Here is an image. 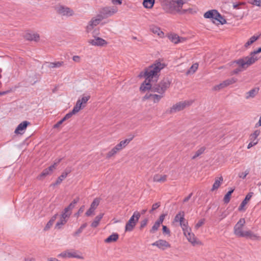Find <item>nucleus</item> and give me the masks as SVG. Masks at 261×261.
<instances>
[{
	"label": "nucleus",
	"instance_id": "nucleus-19",
	"mask_svg": "<svg viewBox=\"0 0 261 261\" xmlns=\"http://www.w3.org/2000/svg\"><path fill=\"white\" fill-rule=\"evenodd\" d=\"M167 176L166 175H161L156 174L154 175L153 181L154 182H164L167 180Z\"/></svg>",
	"mask_w": 261,
	"mask_h": 261
},
{
	"label": "nucleus",
	"instance_id": "nucleus-33",
	"mask_svg": "<svg viewBox=\"0 0 261 261\" xmlns=\"http://www.w3.org/2000/svg\"><path fill=\"white\" fill-rule=\"evenodd\" d=\"M234 190V189H231L225 195L223 198V201L225 203H228L229 202L231 194L233 192Z\"/></svg>",
	"mask_w": 261,
	"mask_h": 261
},
{
	"label": "nucleus",
	"instance_id": "nucleus-14",
	"mask_svg": "<svg viewBox=\"0 0 261 261\" xmlns=\"http://www.w3.org/2000/svg\"><path fill=\"white\" fill-rule=\"evenodd\" d=\"M186 0H172L169 2L170 8L176 11L177 9H181Z\"/></svg>",
	"mask_w": 261,
	"mask_h": 261
},
{
	"label": "nucleus",
	"instance_id": "nucleus-53",
	"mask_svg": "<svg viewBox=\"0 0 261 261\" xmlns=\"http://www.w3.org/2000/svg\"><path fill=\"white\" fill-rule=\"evenodd\" d=\"M225 87L224 86V85H223V83H221L217 85H216L214 87H213V90H220V89H222L224 88H225Z\"/></svg>",
	"mask_w": 261,
	"mask_h": 261
},
{
	"label": "nucleus",
	"instance_id": "nucleus-48",
	"mask_svg": "<svg viewBox=\"0 0 261 261\" xmlns=\"http://www.w3.org/2000/svg\"><path fill=\"white\" fill-rule=\"evenodd\" d=\"M180 225L182 228L184 233L185 232V230H191L190 228L189 229V228L188 227V222L186 221L185 219L184 221H182L181 223H180Z\"/></svg>",
	"mask_w": 261,
	"mask_h": 261
},
{
	"label": "nucleus",
	"instance_id": "nucleus-45",
	"mask_svg": "<svg viewBox=\"0 0 261 261\" xmlns=\"http://www.w3.org/2000/svg\"><path fill=\"white\" fill-rule=\"evenodd\" d=\"M260 131L259 130H256L254 132L251 134L250 136V139L251 140L254 141L256 138L259 135Z\"/></svg>",
	"mask_w": 261,
	"mask_h": 261
},
{
	"label": "nucleus",
	"instance_id": "nucleus-46",
	"mask_svg": "<svg viewBox=\"0 0 261 261\" xmlns=\"http://www.w3.org/2000/svg\"><path fill=\"white\" fill-rule=\"evenodd\" d=\"M163 97V96L162 95L153 94L151 99H152L154 103H157L159 102Z\"/></svg>",
	"mask_w": 261,
	"mask_h": 261
},
{
	"label": "nucleus",
	"instance_id": "nucleus-26",
	"mask_svg": "<svg viewBox=\"0 0 261 261\" xmlns=\"http://www.w3.org/2000/svg\"><path fill=\"white\" fill-rule=\"evenodd\" d=\"M223 179L222 176H220V177L216 178L214 184L213 185L211 191H214V190L218 189L220 187L221 182L223 181Z\"/></svg>",
	"mask_w": 261,
	"mask_h": 261
},
{
	"label": "nucleus",
	"instance_id": "nucleus-32",
	"mask_svg": "<svg viewBox=\"0 0 261 261\" xmlns=\"http://www.w3.org/2000/svg\"><path fill=\"white\" fill-rule=\"evenodd\" d=\"M241 237H245L247 238H250L251 239H255L257 238L256 235L254 234L253 232H252L251 231H246L243 232V236H241Z\"/></svg>",
	"mask_w": 261,
	"mask_h": 261
},
{
	"label": "nucleus",
	"instance_id": "nucleus-41",
	"mask_svg": "<svg viewBox=\"0 0 261 261\" xmlns=\"http://www.w3.org/2000/svg\"><path fill=\"white\" fill-rule=\"evenodd\" d=\"M198 64H194L191 66L190 69L186 72V74L188 75L191 73H194L198 68Z\"/></svg>",
	"mask_w": 261,
	"mask_h": 261
},
{
	"label": "nucleus",
	"instance_id": "nucleus-11",
	"mask_svg": "<svg viewBox=\"0 0 261 261\" xmlns=\"http://www.w3.org/2000/svg\"><path fill=\"white\" fill-rule=\"evenodd\" d=\"M56 9L59 14L63 16H70L73 14V10L68 7L60 6L57 7Z\"/></svg>",
	"mask_w": 261,
	"mask_h": 261
},
{
	"label": "nucleus",
	"instance_id": "nucleus-36",
	"mask_svg": "<svg viewBox=\"0 0 261 261\" xmlns=\"http://www.w3.org/2000/svg\"><path fill=\"white\" fill-rule=\"evenodd\" d=\"M237 81V79L235 77H231L228 79H227L223 82V85L225 87H227L228 86L234 83H236Z\"/></svg>",
	"mask_w": 261,
	"mask_h": 261
},
{
	"label": "nucleus",
	"instance_id": "nucleus-22",
	"mask_svg": "<svg viewBox=\"0 0 261 261\" xmlns=\"http://www.w3.org/2000/svg\"><path fill=\"white\" fill-rule=\"evenodd\" d=\"M103 214L101 213L97 215L94 219V220L93 221V222L91 224V226L93 228L97 227L99 224V222L100 221L101 219L102 218L103 216Z\"/></svg>",
	"mask_w": 261,
	"mask_h": 261
},
{
	"label": "nucleus",
	"instance_id": "nucleus-42",
	"mask_svg": "<svg viewBox=\"0 0 261 261\" xmlns=\"http://www.w3.org/2000/svg\"><path fill=\"white\" fill-rule=\"evenodd\" d=\"M67 220H65L60 218V220L57 222L55 228L57 229H60L62 226L64 225L67 222Z\"/></svg>",
	"mask_w": 261,
	"mask_h": 261
},
{
	"label": "nucleus",
	"instance_id": "nucleus-21",
	"mask_svg": "<svg viewBox=\"0 0 261 261\" xmlns=\"http://www.w3.org/2000/svg\"><path fill=\"white\" fill-rule=\"evenodd\" d=\"M218 11L216 10H211L206 12L204 14V17L205 18H212L215 19V16L217 15Z\"/></svg>",
	"mask_w": 261,
	"mask_h": 261
},
{
	"label": "nucleus",
	"instance_id": "nucleus-52",
	"mask_svg": "<svg viewBox=\"0 0 261 261\" xmlns=\"http://www.w3.org/2000/svg\"><path fill=\"white\" fill-rule=\"evenodd\" d=\"M71 214V213H68L67 212H66V213L65 211L64 210V211L62 212V214L61 215V218L62 219H64L65 220H67V219H68L70 217Z\"/></svg>",
	"mask_w": 261,
	"mask_h": 261
},
{
	"label": "nucleus",
	"instance_id": "nucleus-57",
	"mask_svg": "<svg viewBox=\"0 0 261 261\" xmlns=\"http://www.w3.org/2000/svg\"><path fill=\"white\" fill-rule=\"evenodd\" d=\"M16 88L17 87H15L14 89L11 88L9 90H6L5 91L0 92V96L6 95L7 94H8V93L11 92H13L16 89Z\"/></svg>",
	"mask_w": 261,
	"mask_h": 261
},
{
	"label": "nucleus",
	"instance_id": "nucleus-31",
	"mask_svg": "<svg viewBox=\"0 0 261 261\" xmlns=\"http://www.w3.org/2000/svg\"><path fill=\"white\" fill-rule=\"evenodd\" d=\"M86 105H83L82 102L80 101L79 99L77 100L75 105L74 106L73 111L75 112L76 113H77L81 109H83L85 107Z\"/></svg>",
	"mask_w": 261,
	"mask_h": 261
},
{
	"label": "nucleus",
	"instance_id": "nucleus-7",
	"mask_svg": "<svg viewBox=\"0 0 261 261\" xmlns=\"http://www.w3.org/2000/svg\"><path fill=\"white\" fill-rule=\"evenodd\" d=\"M245 223V220L244 218H241L237 222L234 227V234L241 237V236H243V231L242 228Z\"/></svg>",
	"mask_w": 261,
	"mask_h": 261
},
{
	"label": "nucleus",
	"instance_id": "nucleus-10",
	"mask_svg": "<svg viewBox=\"0 0 261 261\" xmlns=\"http://www.w3.org/2000/svg\"><path fill=\"white\" fill-rule=\"evenodd\" d=\"M61 161V159L59 160L58 162L55 163L53 165L50 166L47 168H46L44 169L42 172L41 173V174L38 176V178L40 179L44 178L48 175L50 174L53 170L56 168V167L59 164L60 161Z\"/></svg>",
	"mask_w": 261,
	"mask_h": 261
},
{
	"label": "nucleus",
	"instance_id": "nucleus-64",
	"mask_svg": "<svg viewBox=\"0 0 261 261\" xmlns=\"http://www.w3.org/2000/svg\"><path fill=\"white\" fill-rule=\"evenodd\" d=\"M252 3L254 5L261 7V0H253Z\"/></svg>",
	"mask_w": 261,
	"mask_h": 261
},
{
	"label": "nucleus",
	"instance_id": "nucleus-17",
	"mask_svg": "<svg viewBox=\"0 0 261 261\" xmlns=\"http://www.w3.org/2000/svg\"><path fill=\"white\" fill-rule=\"evenodd\" d=\"M24 38L29 41H38L40 39V36L38 34H31V33H27L24 36Z\"/></svg>",
	"mask_w": 261,
	"mask_h": 261
},
{
	"label": "nucleus",
	"instance_id": "nucleus-47",
	"mask_svg": "<svg viewBox=\"0 0 261 261\" xmlns=\"http://www.w3.org/2000/svg\"><path fill=\"white\" fill-rule=\"evenodd\" d=\"M134 137V136H133L130 138L126 139L124 140L121 141L119 143L121 144L123 148L125 147L133 140Z\"/></svg>",
	"mask_w": 261,
	"mask_h": 261
},
{
	"label": "nucleus",
	"instance_id": "nucleus-3",
	"mask_svg": "<svg viewBox=\"0 0 261 261\" xmlns=\"http://www.w3.org/2000/svg\"><path fill=\"white\" fill-rule=\"evenodd\" d=\"M171 83V80L168 77H165L158 84L152 86L151 84H147V87H144V89H149L151 92L163 94L169 88Z\"/></svg>",
	"mask_w": 261,
	"mask_h": 261
},
{
	"label": "nucleus",
	"instance_id": "nucleus-39",
	"mask_svg": "<svg viewBox=\"0 0 261 261\" xmlns=\"http://www.w3.org/2000/svg\"><path fill=\"white\" fill-rule=\"evenodd\" d=\"M87 226V223H85L83 224L80 227L73 233V236L76 237L79 236L80 233H81L84 228H85Z\"/></svg>",
	"mask_w": 261,
	"mask_h": 261
},
{
	"label": "nucleus",
	"instance_id": "nucleus-2",
	"mask_svg": "<svg viewBox=\"0 0 261 261\" xmlns=\"http://www.w3.org/2000/svg\"><path fill=\"white\" fill-rule=\"evenodd\" d=\"M254 59L253 57L248 56L231 62L230 65L232 67L238 65V67L231 72V74H237L246 70L249 66L255 63Z\"/></svg>",
	"mask_w": 261,
	"mask_h": 261
},
{
	"label": "nucleus",
	"instance_id": "nucleus-54",
	"mask_svg": "<svg viewBox=\"0 0 261 261\" xmlns=\"http://www.w3.org/2000/svg\"><path fill=\"white\" fill-rule=\"evenodd\" d=\"M188 10H192V9L189 8L187 9H177L176 12L180 13V14H184L188 12Z\"/></svg>",
	"mask_w": 261,
	"mask_h": 261
},
{
	"label": "nucleus",
	"instance_id": "nucleus-18",
	"mask_svg": "<svg viewBox=\"0 0 261 261\" xmlns=\"http://www.w3.org/2000/svg\"><path fill=\"white\" fill-rule=\"evenodd\" d=\"M253 194V192H249V193H248V194L246 196L245 199L242 201L240 205L239 206L238 208L239 211H241L243 210L244 207L247 203L248 201L251 199Z\"/></svg>",
	"mask_w": 261,
	"mask_h": 261
},
{
	"label": "nucleus",
	"instance_id": "nucleus-9",
	"mask_svg": "<svg viewBox=\"0 0 261 261\" xmlns=\"http://www.w3.org/2000/svg\"><path fill=\"white\" fill-rule=\"evenodd\" d=\"M190 230H185V232L184 233L185 236L186 237L188 240L193 245H201V242L199 240H197V239L195 236L194 234L191 233Z\"/></svg>",
	"mask_w": 261,
	"mask_h": 261
},
{
	"label": "nucleus",
	"instance_id": "nucleus-62",
	"mask_svg": "<svg viewBox=\"0 0 261 261\" xmlns=\"http://www.w3.org/2000/svg\"><path fill=\"white\" fill-rule=\"evenodd\" d=\"M75 114H76V113L75 112H74L73 110H72V111H71L69 113H67L65 116V117L68 120V119L70 118L73 116V115H74Z\"/></svg>",
	"mask_w": 261,
	"mask_h": 261
},
{
	"label": "nucleus",
	"instance_id": "nucleus-13",
	"mask_svg": "<svg viewBox=\"0 0 261 261\" xmlns=\"http://www.w3.org/2000/svg\"><path fill=\"white\" fill-rule=\"evenodd\" d=\"M88 43L93 46H103L108 44V42L100 37H95L94 39L88 40Z\"/></svg>",
	"mask_w": 261,
	"mask_h": 261
},
{
	"label": "nucleus",
	"instance_id": "nucleus-51",
	"mask_svg": "<svg viewBox=\"0 0 261 261\" xmlns=\"http://www.w3.org/2000/svg\"><path fill=\"white\" fill-rule=\"evenodd\" d=\"M90 98V96L89 95L87 96H83L81 99H79L80 101L82 102V104L83 105H86L87 101L89 100V99Z\"/></svg>",
	"mask_w": 261,
	"mask_h": 261
},
{
	"label": "nucleus",
	"instance_id": "nucleus-35",
	"mask_svg": "<svg viewBox=\"0 0 261 261\" xmlns=\"http://www.w3.org/2000/svg\"><path fill=\"white\" fill-rule=\"evenodd\" d=\"M169 39L175 44L180 42L179 36L176 34H172L169 36Z\"/></svg>",
	"mask_w": 261,
	"mask_h": 261
},
{
	"label": "nucleus",
	"instance_id": "nucleus-27",
	"mask_svg": "<svg viewBox=\"0 0 261 261\" xmlns=\"http://www.w3.org/2000/svg\"><path fill=\"white\" fill-rule=\"evenodd\" d=\"M260 35H259L257 36H252L248 41L245 44L244 46L245 48H248V46L252 44L255 41L259 39Z\"/></svg>",
	"mask_w": 261,
	"mask_h": 261
},
{
	"label": "nucleus",
	"instance_id": "nucleus-1",
	"mask_svg": "<svg viewBox=\"0 0 261 261\" xmlns=\"http://www.w3.org/2000/svg\"><path fill=\"white\" fill-rule=\"evenodd\" d=\"M164 63H161L159 60H156L155 62L149 66L148 68L144 69V71H142L139 74V77H144L145 80L142 83L140 87V90L142 92H145L148 90L149 89H145L144 87H147V84H151V81H152L154 77L158 78L159 73L161 70L165 67Z\"/></svg>",
	"mask_w": 261,
	"mask_h": 261
},
{
	"label": "nucleus",
	"instance_id": "nucleus-60",
	"mask_svg": "<svg viewBox=\"0 0 261 261\" xmlns=\"http://www.w3.org/2000/svg\"><path fill=\"white\" fill-rule=\"evenodd\" d=\"M53 223L52 222H50V221L49 220L46 224V226H45V227L44 228V231H47L48 230H49L50 227L52 226V225H53Z\"/></svg>",
	"mask_w": 261,
	"mask_h": 261
},
{
	"label": "nucleus",
	"instance_id": "nucleus-16",
	"mask_svg": "<svg viewBox=\"0 0 261 261\" xmlns=\"http://www.w3.org/2000/svg\"><path fill=\"white\" fill-rule=\"evenodd\" d=\"M259 90V87H255L253 88L246 93V98L249 99L250 98H254L258 94Z\"/></svg>",
	"mask_w": 261,
	"mask_h": 261
},
{
	"label": "nucleus",
	"instance_id": "nucleus-15",
	"mask_svg": "<svg viewBox=\"0 0 261 261\" xmlns=\"http://www.w3.org/2000/svg\"><path fill=\"white\" fill-rule=\"evenodd\" d=\"M30 124V122L28 121H24L22 122L17 126L14 133L16 134H22L23 133L21 132L24 131Z\"/></svg>",
	"mask_w": 261,
	"mask_h": 261
},
{
	"label": "nucleus",
	"instance_id": "nucleus-43",
	"mask_svg": "<svg viewBox=\"0 0 261 261\" xmlns=\"http://www.w3.org/2000/svg\"><path fill=\"white\" fill-rule=\"evenodd\" d=\"M118 151H119L118 148L116 146H115L112 149H111V150H110L107 153V157L109 158H111V156H113L116 153H117Z\"/></svg>",
	"mask_w": 261,
	"mask_h": 261
},
{
	"label": "nucleus",
	"instance_id": "nucleus-28",
	"mask_svg": "<svg viewBox=\"0 0 261 261\" xmlns=\"http://www.w3.org/2000/svg\"><path fill=\"white\" fill-rule=\"evenodd\" d=\"M46 63L48 64L47 67L49 68H59L64 64V62L63 61L47 62Z\"/></svg>",
	"mask_w": 261,
	"mask_h": 261
},
{
	"label": "nucleus",
	"instance_id": "nucleus-8",
	"mask_svg": "<svg viewBox=\"0 0 261 261\" xmlns=\"http://www.w3.org/2000/svg\"><path fill=\"white\" fill-rule=\"evenodd\" d=\"M102 19V17H101L99 14L97 15L96 17L92 18L86 27L87 32L89 33L91 31L93 27L98 25Z\"/></svg>",
	"mask_w": 261,
	"mask_h": 261
},
{
	"label": "nucleus",
	"instance_id": "nucleus-24",
	"mask_svg": "<svg viewBox=\"0 0 261 261\" xmlns=\"http://www.w3.org/2000/svg\"><path fill=\"white\" fill-rule=\"evenodd\" d=\"M118 238L119 235L117 233H113L105 240V242L107 243H110L116 242L118 239Z\"/></svg>",
	"mask_w": 261,
	"mask_h": 261
},
{
	"label": "nucleus",
	"instance_id": "nucleus-37",
	"mask_svg": "<svg viewBox=\"0 0 261 261\" xmlns=\"http://www.w3.org/2000/svg\"><path fill=\"white\" fill-rule=\"evenodd\" d=\"M260 53H261V46L257 48V49L251 51L250 53L249 56H250V57H253L254 59H255L254 60H255L256 62L258 60V58H257V57L256 56V55Z\"/></svg>",
	"mask_w": 261,
	"mask_h": 261
},
{
	"label": "nucleus",
	"instance_id": "nucleus-20",
	"mask_svg": "<svg viewBox=\"0 0 261 261\" xmlns=\"http://www.w3.org/2000/svg\"><path fill=\"white\" fill-rule=\"evenodd\" d=\"M79 197H76L69 204V205L64 208L65 212L71 213V210L75 207V204L79 202Z\"/></svg>",
	"mask_w": 261,
	"mask_h": 261
},
{
	"label": "nucleus",
	"instance_id": "nucleus-55",
	"mask_svg": "<svg viewBox=\"0 0 261 261\" xmlns=\"http://www.w3.org/2000/svg\"><path fill=\"white\" fill-rule=\"evenodd\" d=\"M166 214H163L162 215H161L159 217V219L156 221L157 223H159L160 224H162L164 219H165V217L166 216Z\"/></svg>",
	"mask_w": 261,
	"mask_h": 261
},
{
	"label": "nucleus",
	"instance_id": "nucleus-58",
	"mask_svg": "<svg viewBox=\"0 0 261 261\" xmlns=\"http://www.w3.org/2000/svg\"><path fill=\"white\" fill-rule=\"evenodd\" d=\"M204 221H205V220L204 219H201L200 220L198 223L196 224L195 225V228L196 229H198V228H199L200 227H201L202 225L204 224Z\"/></svg>",
	"mask_w": 261,
	"mask_h": 261
},
{
	"label": "nucleus",
	"instance_id": "nucleus-30",
	"mask_svg": "<svg viewBox=\"0 0 261 261\" xmlns=\"http://www.w3.org/2000/svg\"><path fill=\"white\" fill-rule=\"evenodd\" d=\"M155 3V0H143V6L148 9H151L153 7Z\"/></svg>",
	"mask_w": 261,
	"mask_h": 261
},
{
	"label": "nucleus",
	"instance_id": "nucleus-25",
	"mask_svg": "<svg viewBox=\"0 0 261 261\" xmlns=\"http://www.w3.org/2000/svg\"><path fill=\"white\" fill-rule=\"evenodd\" d=\"M185 212L184 211H180L175 216L174 221L176 222L181 223L182 221L185 220Z\"/></svg>",
	"mask_w": 261,
	"mask_h": 261
},
{
	"label": "nucleus",
	"instance_id": "nucleus-59",
	"mask_svg": "<svg viewBox=\"0 0 261 261\" xmlns=\"http://www.w3.org/2000/svg\"><path fill=\"white\" fill-rule=\"evenodd\" d=\"M163 232L170 236V230L166 226L163 225Z\"/></svg>",
	"mask_w": 261,
	"mask_h": 261
},
{
	"label": "nucleus",
	"instance_id": "nucleus-38",
	"mask_svg": "<svg viewBox=\"0 0 261 261\" xmlns=\"http://www.w3.org/2000/svg\"><path fill=\"white\" fill-rule=\"evenodd\" d=\"M205 147H201L196 152H195L194 155H193L192 157V160L195 159L196 158L198 157L199 155H200L201 154H202L204 150H205Z\"/></svg>",
	"mask_w": 261,
	"mask_h": 261
},
{
	"label": "nucleus",
	"instance_id": "nucleus-29",
	"mask_svg": "<svg viewBox=\"0 0 261 261\" xmlns=\"http://www.w3.org/2000/svg\"><path fill=\"white\" fill-rule=\"evenodd\" d=\"M215 20L221 24H224L227 23L226 20L218 11L215 16Z\"/></svg>",
	"mask_w": 261,
	"mask_h": 261
},
{
	"label": "nucleus",
	"instance_id": "nucleus-63",
	"mask_svg": "<svg viewBox=\"0 0 261 261\" xmlns=\"http://www.w3.org/2000/svg\"><path fill=\"white\" fill-rule=\"evenodd\" d=\"M161 205L160 202H158L156 203H154L152 206V211H155L156 210L158 207H159Z\"/></svg>",
	"mask_w": 261,
	"mask_h": 261
},
{
	"label": "nucleus",
	"instance_id": "nucleus-56",
	"mask_svg": "<svg viewBox=\"0 0 261 261\" xmlns=\"http://www.w3.org/2000/svg\"><path fill=\"white\" fill-rule=\"evenodd\" d=\"M94 209H92V207H90L89 210L85 213L86 216L87 217L91 216L94 214Z\"/></svg>",
	"mask_w": 261,
	"mask_h": 261
},
{
	"label": "nucleus",
	"instance_id": "nucleus-44",
	"mask_svg": "<svg viewBox=\"0 0 261 261\" xmlns=\"http://www.w3.org/2000/svg\"><path fill=\"white\" fill-rule=\"evenodd\" d=\"M161 224L155 222L153 225L152 226V228L150 230V233H155L159 229V227H160Z\"/></svg>",
	"mask_w": 261,
	"mask_h": 261
},
{
	"label": "nucleus",
	"instance_id": "nucleus-61",
	"mask_svg": "<svg viewBox=\"0 0 261 261\" xmlns=\"http://www.w3.org/2000/svg\"><path fill=\"white\" fill-rule=\"evenodd\" d=\"M248 174H249V171L246 170V171H245V172H241V173H239V176L240 178L244 179L246 178L247 175H248Z\"/></svg>",
	"mask_w": 261,
	"mask_h": 261
},
{
	"label": "nucleus",
	"instance_id": "nucleus-6",
	"mask_svg": "<svg viewBox=\"0 0 261 261\" xmlns=\"http://www.w3.org/2000/svg\"><path fill=\"white\" fill-rule=\"evenodd\" d=\"M188 105H189V103L188 102H187L186 101L177 102L176 104L174 105L170 109V110H167L166 113L172 114L176 113L177 112L180 111L184 110L186 108V106Z\"/></svg>",
	"mask_w": 261,
	"mask_h": 261
},
{
	"label": "nucleus",
	"instance_id": "nucleus-12",
	"mask_svg": "<svg viewBox=\"0 0 261 261\" xmlns=\"http://www.w3.org/2000/svg\"><path fill=\"white\" fill-rule=\"evenodd\" d=\"M151 245L155 246L158 247L159 249H162L163 250H165L166 248H170L171 245L167 241L164 240H159L156 242L153 243Z\"/></svg>",
	"mask_w": 261,
	"mask_h": 261
},
{
	"label": "nucleus",
	"instance_id": "nucleus-49",
	"mask_svg": "<svg viewBox=\"0 0 261 261\" xmlns=\"http://www.w3.org/2000/svg\"><path fill=\"white\" fill-rule=\"evenodd\" d=\"M148 222V219L145 218L144 220L140 221V226L139 229L142 230L147 224Z\"/></svg>",
	"mask_w": 261,
	"mask_h": 261
},
{
	"label": "nucleus",
	"instance_id": "nucleus-5",
	"mask_svg": "<svg viewBox=\"0 0 261 261\" xmlns=\"http://www.w3.org/2000/svg\"><path fill=\"white\" fill-rule=\"evenodd\" d=\"M117 11L118 8L116 6L105 7L99 10V14L103 19L112 16L116 13Z\"/></svg>",
	"mask_w": 261,
	"mask_h": 261
},
{
	"label": "nucleus",
	"instance_id": "nucleus-34",
	"mask_svg": "<svg viewBox=\"0 0 261 261\" xmlns=\"http://www.w3.org/2000/svg\"><path fill=\"white\" fill-rule=\"evenodd\" d=\"M67 177V174L65 173H62V174L58 177L56 182L53 183L51 185V186H55L56 185L60 184L62 181Z\"/></svg>",
	"mask_w": 261,
	"mask_h": 261
},
{
	"label": "nucleus",
	"instance_id": "nucleus-40",
	"mask_svg": "<svg viewBox=\"0 0 261 261\" xmlns=\"http://www.w3.org/2000/svg\"><path fill=\"white\" fill-rule=\"evenodd\" d=\"M100 199L99 198H95L90 205V207H92V209L95 210L97 207L98 206L100 203Z\"/></svg>",
	"mask_w": 261,
	"mask_h": 261
},
{
	"label": "nucleus",
	"instance_id": "nucleus-23",
	"mask_svg": "<svg viewBox=\"0 0 261 261\" xmlns=\"http://www.w3.org/2000/svg\"><path fill=\"white\" fill-rule=\"evenodd\" d=\"M79 252L78 251H70L68 250V257L69 258H76L79 259H83L84 257L78 254Z\"/></svg>",
	"mask_w": 261,
	"mask_h": 261
},
{
	"label": "nucleus",
	"instance_id": "nucleus-50",
	"mask_svg": "<svg viewBox=\"0 0 261 261\" xmlns=\"http://www.w3.org/2000/svg\"><path fill=\"white\" fill-rule=\"evenodd\" d=\"M150 29L154 34H157L158 35H160V33L163 34V32L158 27H153Z\"/></svg>",
	"mask_w": 261,
	"mask_h": 261
},
{
	"label": "nucleus",
	"instance_id": "nucleus-4",
	"mask_svg": "<svg viewBox=\"0 0 261 261\" xmlns=\"http://www.w3.org/2000/svg\"><path fill=\"white\" fill-rule=\"evenodd\" d=\"M140 217V213L135 211L133 216L130 218L125 226V231H132L135 228L137 223Z\"/></svg>",
	"mask_w": 261,
	"mask_h": 261
}]
</instances>
